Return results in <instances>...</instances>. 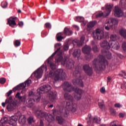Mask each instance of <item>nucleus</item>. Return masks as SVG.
Instances as JSON below:
<instances>
[{
  "label": "nucleus",
  "mask_w": 126,
  "mask_h": 126,
  "mask_svg": "<svg viewBox=\"0 0 126 126\" xmlns=\"http://www.w3.org/2000/svg\"><path fill=\"white\" fill-rule=\"evenodd\" d=\"M61 47H62V44L57 43L55 45V48H58L56 51H55L53 54L49 58L48 60V63L50 64V67L52 70L56 69V64L53 63H50L49 60L53 59L56 55L57 56L55 57V63L58 64H60V63H61L62 65L66 64V67L68 69H70L72 67H73L74 65V61L73 60H70L66 62V60L63 59V52L61 51Z\"/></svg>",
  "instance_id": "f257e3e1"
},
{
  "label": "nucleus",
  "mask_w": 126,
  "mask_h": 126,
  "mask_svg": "<svg viewBox=\"0 0 126 126\" xmlns=\"http://www.w3.org/2000/svg\"><path fill=\"white\" fill-rule=\"evenodd\" d=\"M63 88L65 92H71L72 91H74L75 93H77V95H75L74 96V98L77 100V101H79V100L81 99V97H82V93H83V91L81 89H79L77 87H72L71 84H70L68 82H65L63 84Z\"/></svg>",
  "instance_id": "f03ea898"
},
{
  "label": "nucleus",
  "mask_w": 126,
  "mask_h": 126,
  "mask_svg": "<svg viewBox=\"0 0 126 126\" xmlns=\"http://www.w3.org/2000/svg\"><path fill=\"white\" fill-rule=\"evenodd\" d=\"M93 63L95 70H104L106 68V65L109 64L105 57L101 55H99L97 59H94Z\"/></svg>",
  "instance_id": "7ed1b4c3"
},
{
  "label": "nucleus",
  "mask_w": 126,
  "mask_h": 126,
  "mask_svg": "<svg viewBox=\"0 0 126 126\" xmlns=\"http://www.w3.org/2000/svg\"><path fill=\"white\" fill-rule=\"evenodd\" d=\"M66 74L63 72V69H58L56 71L51 70L49 74V77L54 79L55 81H62L65 78Z\"/></svg>",
  "instance_id": "20e7f679"
},
{
  "label": "nucleus",
  "mask_w": 126,
  "mask_h": 126,
  "mask_svg": "<svg viewBox=\"0 0 126 126\" xmlns=\"http://www.w3.org/2000/svg\"><path fill=\"white\" fill-rule=\"evenodd\" d=\"M35 115L37 118H45V120L49 123L48 126H52L54 124L52 123L55 121V117L51 114L45 113L41 110H37L35 111Z\"/></svg>",
  "instance_id": "39448f33"
},
{
  "label": "nucleus",
  "mask_w": 126,
  "mask_h": 126,
  "mask_svg": "<svg viewBox=\"0 0 126 126\" xmlns=\"http://www.w3.org/2000/svg\"><path fill=\"white\" fill-rule=\"evenodd\" d=\"M81 71H82V69H81V67L79 66H77L76 67L75 70L74 71L73 73V76H75V77H77V76H79V79L73 80V84H78L81 86V87H83V81H82V79L84 78V77L80 75V74L81 73Z\"/></svg>",
  "instance_id": "423d86ee"
},
{
  "label": "nucleus",
  "mask_w": 126,
  "mask_h": 126,
  "mask_svg": "<svg viewBox=\"0 0 126 126\" xmlns=\"http://www.w3.org/2000/svg\"><path fill=\"white\" fill-rule=\"evenodd\" d=\"M52 89V87L49 85H44L40 88V92H37L36 94V97L35 98V101L36 102L40 101V99L42 98V96H45V94H42V92H44V93H47L49 92Z\"/></svg>",
  "instance_id": "0eeeda50"
},
{
  "label": "nucleus",
  "mask_w": 126,
  "mask_h": 126,
  "mask_svg": "<svg viewBox=\"0 0 126 126\" xmlns=\"http://www.w3.org/2000/svg\"><path fill=\"white\" fill-rule=\"evenodd\" d=\"M77 110V105L75 103L71 104L70 102L67 101L66 104L65 112L63 115L65 117H67L69 115V111L72 112H76Z\"/></svg>",
  "instance_id": "6e6552de"
},
{
  "label": "nucleus",
  "mask_w": 126,
  "mask_h": 126,
  "mask_svg": "<svg viewBox=\"0 0 126 126\" xmlns=\"http://www.w3.org/2000/svg\"><path fill=\"white\" fill-rule=\"evenodd\" d=\"M44 70L47 71V66L45 65H42L40 68H38L32 74H34L35 78L39 79L42 77Z\"/></svg>",
  "instance_id": "1a4fd4ad"
},
{
  "label": "nucleus",
  "mask_w": 126,
  "mask_h": 126,
  "mask_svg": "<svg viewBox=\"0 0 126 126\" xmlns=\"http://www.w3.org/2000/svg\"><path fill=\"white\" fill-rule=\"evenodd\" d=\"M92 36H93L94 39L95 40H102L104 38V31L100 29H97L95 32H94Z\"/></svg>",
  "instance_id": "9d476101"
},
{
  "label": "nucleus",
  "mask_w": 126,
  "mask_h": 126,
  "mask_svg": "<svg viewBox=\"0 0 126 126\" xmlns=\"http://www.w3.org/2000/svg\"><path fill=\"white\" fill-rule=\"evenodd\" d=\"M15 20H16V17H10L7 19V25H9V26L12 27V28H14L15 26L17 25Z\"/></svg>",
  "instance_id": "9b49d317"
},
{
  "label": "nucleus",
  "mask_w": 126,
  "mask_h": 126,
  "mask_svg": "<svg viewBox=\"0 0 126 126\" xmlns=\"http://www.w3.org/2000/svg\"><path fill=\"white\" fill-rule=\"evenodd\" d=\"M114 15L116 17H122L124 15V12L118 6H116L113 10Z\"/></svg>",
  "instance_id": "f8f14e48"
},
{
  "label": "nucleus",
  "mask_w": 126,
  "mask_h": 126,
  "mask_svg": "<svg viewBox=\"0 0 126 126\" xmlns=\"http://www.w3.org/2000/svg\"><path fill=\"white\" fill-rule=\"evenodd\" d=\"M18 115L19 113H17L14 116H12L10 118V120L9 121V124L11 126H16V122L18 120Z\"/></svg>",
  "instance_id": "ddd939ff"
},
{
  "label": "nucleus",
  "mask_w": 126,
  "mask_h": 126,
  "mask_svg": "<svg viewBox=\"0 0 126 126\" xmlns=\"http://www.w3.org/2000/svg\"><path fill=\"white\" fill-rule=\"evenodd\" d=\"M83 69L88 75L89 76H92V74H93V70L92 68L89 66L88 64H85L83 66Z\"/></svg>",
  "instance_id": "4468645a"
},
{
  "label": "nucleus",
  "mask_w": 126,
  "mask_h": 126,
  "mask_svg": "<svg viewBox=\"0 0 126 126\" xmlns=\"http://www.w3.org/2000/svg\"><path fill=\"white\" fill-rule=\"evenodd\" d=\"M82 52L84 54H87L88 55V57H91V59L93 58V55L90 54V52H91V48L90 46L86 45L82 49Z\"/></svg>",
  "instance_id": "2eb2a0df"
},
{
  "label": "nucleus",
  "mask_w": 126,
  "mask_h": 126,
  "mask_svg": "<svg viewBox=\"0 0 126 126\" xmlns=\"http://www.w3.org/2000/svg\"><path fill=\"white\" fill-rule=\"evenodd\" d=\"M100 46L105 50H110L111 49V45L110 44V41L108 42L107 40H103L100 43Z\"/></svg>",
  "instance_id": "dca6fc26"
},
{
  "label": "nucleus",
  "mask_w": 126,
  "mask_h": 126,
  "mask_svg": "<svg viewBox=\"0 0 126 126\" xmlns=\"http://www.w3.org/2000/svg\"><path fill=\"white\" fill-rule=\"evenodd\" d=\"M48 98L50 101L54 102L57 99V92H50L48 94Z\"/></svg>",
  "instance_id": "f3484780"
},
{
  "label": "nucleus",
  "mask_w": 126,
  "mask_h": 126,
  "mask_svg": "<svg viewBox=\"0 0 126 126\" xmlns=\"http://www.w3.org/2000/svg\"><path fill=\"white\" fill-rule=\"evenodd\" d=\"M18 115H20L19 117V123L20 125H25L26 123V117L25 115H22L21 114L18 113Z\"/></svg>",
  "instance_id": "a211bd4d"
},
{
  "label": "nucleus",
  "mask_w": 126,
  "mask_h": 126,
  "mask_svg": "<svg viewBox=\"0 0 126 126\" xmlns=\"http://www.w3.org/2000/svg\"><path fill=\"white\" fill-rule=\"evenodd\" d=\"M110 48H112L114 50H119L120 49V44L117 41L115 42L110 41Z\"/></svg>",
  "instance_id": "6ab92c4d"
},
{
  "label": "nucleus",
  "mask_w": 126,
  "mask_h": 126,
  "mask_svg": "<svg viewBox=\"0 0 126 126\" xmlns=\"http://www.w3.org/2000/svg\"><path fill=\"white\" fill-rule=\"evenodd\" d=\"M107 23L110 24V25H112V27L114 26V25H117V24L119 23V20H118L117 19L110 18L107 20Z\"/></svg>",
  "instance_id": "aec40b11"
},
{
  "label": "nucleus",
  "mask_w": 126,
  "mask_h": 126,
  "mask_svg": "<svg viewBox=\"0 0 126 126\" xmlns=\"http://www.w3.org/2000/svg\"><path fill=\"white\" fill-rule=\"evenodd\" d=\"M106 9H105V13L106 14V16H108L109 14L111 13V11H112V8H113V5L111 4H106Z\"/></svg>",
  "instance_id": "412c9836"
},
{
  "label": "nucleus",
  "mask_w": 126,
  "mask_h": 126,
  "mask_svg": "<svg viewBox=\"0 0 126 126\" xmlns=\"http://www.w3.org/2000/svg\"><path fill=\"white\" fill-rule=\"evenodd\" d=\"M15 98H17L19 100H21L22 102H25L26 98H27V95H24L23 96L20 95V93H17L15 95Z\"/></svg>",
  "instance_id": "4be33fe9"
},
{
  "label": "nucleus",
  "mask_w": 126,
  "mask_h": 126,
  "mask_svg": "<svg viewBox=\"0 0 126 126\" xmlns=\"http://www.w3.org/2000/svg\"><path fill=\"white\" fill-rule=\"evenodd\" d=\"M64 98L65 100H68V101H70L71 103L73 102V96L69 94L66 93L64 94Z\"/></svg>",
  "instance_id": "5701e85b"
},
{
  "label": "nucleus",
  "mask_w": 126,
  "mask_h": 126,
  "mask_svg": "<svg viewBox=\"0 0 126 126\" xmlns=\"http://www.w3.org/2000/svg\"><path fill=\"white\" fill-rule=\"evenodd\" d=\"M101 52L103 55L106 56L107 59L108 60H111V59H112V54L109 52L108 50L106 51H102Z\"/></svg>",
  "instance_id": "b1692460"
},
{
  "label": "nucleus",
  "mask_w": 126,
  "mask_h": 126,
  "mask_svg": "<svg viewBox=\"0 0 126 126\" xmlns=\"http://www.w3.org/2000/svg\"><path fill=\"white\" fill-rule=\"evenodd\" d=\"M22 89H24V86L23 85V84H20L13 89V91L16 92L17 90H21Z\"/></svg>",
  "instance_id": "393cba45"
},
{
  "label": "nucleus",
  "mask_w": 126,
  "mask_h": 126,
  "mask_svg": "<svg viewBox=\"0 0 126 126\" xmlns=\"http://www.w3.org/2000/svg\"><path fill=\"white\" fill-rule=\"evenodd\" d=\"M80 49H76L74 50L73 53V56L74 58H79L80 57Z\"/></svg>",
  "instance_id": "a878e982"
},
{
  "label": "nucleus",
  "mask_w": 126,
  "mask_h": 126,
  "mask_svg": "<svg viewBox=\"0 0 126 126\" xmlns=\"http://www.w3.org/2000/svg\"><path fill=\"white\" fill-rule=\"evenodd\" d=\"M110 39L109 42L115 43V42L117 41V34H114L110 35Z\"/></svg>",
  "instance_id": "bb28decb"
},
{
  "label": "nucleus",
  "mask_w": 126,
  "mask_h": 126,
  "mask_svg": "<svg viewBox=\"0 0 126 126\" xmlns=\"http://www.w3.org/2000/svg\"><path fill=\"white\" fill-rule=\"evenodd\" d=\"M64 34L68 36H70L72 34V31L67 28H65L64 29Z\"/></svg>",
  "instance_id": "cd10ccee"
},
{
  "label": "nucleus",
  "mask_w": 126,
  "mask_h": 126,
  "mask_svg": "<svg viewBox=\"0 0 126 126\" xmlns=\"http://www.w3.org/2000/svg\"><path fill=\"white\" fill-rule=\"evenodd\" d=\"M85 40V37L82 36L81 37L80 40H78L76 41V43H77L78 46H82V45H83V43H84Z\"/></svg>",
  "instance_id": "c85d7f7f"
},
{
  "label": "nucleus",
  "mask_w": 126,
  "mask_h": 126,
  "mask_svg": "<svg viewBox=\"0 0 126 126\" xmlns=\"http://www.w3.org/2000/svg\"><path fill=\"white\" fill-rule=\"evenodd\" d=\"M56 120L60 125H63V123L65 122V121H64L63 118L60 116H57L56 117Z\"/></svg>",
  "instance_id": "c756f323"
},
{
  "label": "nucleus",
  "mask_w": 126,
  "mask_h": 126,
  "mask_svg": "<svg viewBox=\"0 0 126 126\" xmlns=\"http://www.w3.org/2000/svg\"><path fill=\"white\" fill-rule=\"evenodd\" d=\"M31 83H32V81H31V80L28 79L27 81L25 82V83H22L21 84H23L24 86V88H25L26 86H30Z\"/></svg>",
  "instance_id": "7c9ffc66"
},
{
  "label": "nucleus",
  "mask_w": 126,
  "mask_h": 126,
  "mask_svg": "<svg viewBox=\"0 0 126 126\" xmlns=\"http://www.w3.org/2000/svg\"><path fill=\"white\" fill-rule=\"evenodd\" d=\"M119 34L126 39V30H121L119 31Z\"/></svg>",
  "instance_id": "2f4dec72"
},
{
  "label": "nucleus",
  "mask_w": 126,
  "mask_h": 126,
  "mask_svg": "<svg viewBox=\"0 0 126 126\" xmlns=\"http://www.w3.org/2000/svg\"><path fill=\"white\" fill-rule=\"evenodd\" d=\"M0 122L1 125H5V124H7L8 122V119L6 117H4L3 118H1Z\"/></svg>",
  "instance_id": "473e14b6"
},
{
  "label": "nucleus",
  "mask_w": 126,
  "mask_h": 126,
  "mask_svg": "<svg viewBox=\"0 0 126 126\" xmlns=\"http://www.w3.org/2000/svg\"><path fill=\"white\" fill-rule=\"evenodd\" d=\"M95 24H96V22L92 21L90 22L87 24L88 28H92L95 26Z\"/></svg>",
  "instance_id": "72a5a7b5"
},
{
  "label": "nucleus",
  "mask_w": 126,
  "mask_h": 126,
  "mask_svg": "<svg viewBox=\"0 0 126 126\" xmlns=\"http://www.w3.org/2000/svg\"><path fill=\"white\" fill-rule=\"evenodd\" d=\"M104 15V13L102 11L97 12L95 14V18H99V17H102Z\"/></svg>",
  "instance_id": "f704fd0d"
},
{
  "label": "nucleus",
  "mask_w": 126,
  "mask_h": 126,
  "mask_svg": "<svg viewBox=\"0 0 126 126\" xmlns=\"http://www.w3.org/2000/svg\"><path fill=\"white\" fill-rule=\"evenodd\" d=\"M20 45H21V41L20 40L17 39L14 42V46L16 48H17V47H19Z\"/></svg>",
  "instance_id": "c9c22d12"
},
{
  "label": "nucleus",
  "mask_w": 126,
  "mask_h": 126,
  "mask_svg": "<svg viewBox=\"0 0 126 126\" xmlns=\"http://www.w3.org/2000/svg\"><path fill=\"white\" fill-rule=\"evenodd\" d=\"M75 20L77 22H84V18L83 17H76Z\"/></svg>",
  "instance_id": "e433bc0d"
},
{
  "label": "nucleus",
  "mask_w": 126,
  "mask_h": 126,
  "mask_svg": "<svg viewBox=\"0 0 126 126\" xmlns=\"http://www.w3.org/2000/svg\"><path fill=\"white\" fill-rule=\"evenodd\" d=\"M95 43L94 41H92V44L93 45V50L94 51V53H96L98 52V48L97 47L96 45H95Z\"/></svg>",
  "instance_id": "4c0bfd02"
},
{
  "label": "nucleus",
  "mask_w": 126,
  "mask_h": 126,
  "mask_svg": "<svg viewBox=\"0 0 126 126\" xmlns=\"http://www.w3.org/2000/svg\"><path fill=\"white\" fill-rule=\"evenodd\" d=\"M94 123H95V124H100L101 123V119L99 118H97V117H95L93 119Z\"/></svg>",
  "instance_id": "58836bf2"
},
{
  "label": "nucleus",
  "mask_w": 126,
  "mask_h": 126,
  "mask_svg": "<svg viewBox=\"0 0 126 126\" xmlns=\"http://www.w3.org/2000/svg\"><path fill=\"white\" fill-rule=\"evenodd\" d=\"M107 22H108V21L106 20V24H107V26H106L104 28L106 30L109 31V30H110V29L113 27V25H110V24L107 23Z\"/></svg>",
  "instance_id": "ea45409f"
},
{
  "label": "nucleus",
  "mask_w": 126,
  "mask_h": 126,
  "mask_svg": "<svg viewBox=\"0 0 126 126\" xmlns=\"http://www.w3.org/2000/svg\"><path fill=\"white\" fill-rule=\"evenodd\" d=\"M34 102H35V100L34 99V98H30L28 102V104L30 105V107H31L32 106H33Z\"/></svg>",
  "instance_id": "a19ab883"
},
{
  "label": "nucleus",
  "mask_w": 126,
  "mask_h": 126,
  "mask_svg": "<svg viewBox=\"0 0 126 126\" xmlns=\"http://www.w3.org/2000/svg\"><path fill=\"white\" fill-rule=\"evenodd\" d=\"M61 34H62V33H59L57 34L56 38L57 41H62V40L63 39V37L62 36V35H61Z\"/></svg>",
  "instance_id": "79ce46f5"
},
{
  "label": "nucleus",
  "mask_w": 126,
  "mask_h": 126,
  "mask_svg": "<svg viewBox=\"0 0 126 126\" xmlns=\"http://www.w3.org/2000/svg\"><path fill=\"white\" fill-rule=\"evenodd\" d=\"M13 100L12 97L10 96L6 99L5 103L6 104H11Z\"/></svg>",
  "instance_id": "37998d69"
},
{
  "label": "nucleus",
  "mask_w": 126,
  "mask_h": 126,
  "mask_svg": "<svg viewBox=\"0 0 126 126\" xmlns=\"http://www.w3.org/2000/svg\"><path fill=\"white\" fill-rule=\"evenodd\" d=\"M28 123L30 124V125H31V124L32 123H34L35 121H34V118L32 117H31L30 118H29L28 119Z\"/></svg>",
  "instance_id": "c03bdc74"
},
{
  "label": "nucleus",
  "mask_w": 126,
  "mask_h": 126,
  "mask_svg": "<svg viewBox=\"0 0 126 126\" xmlns=\"http://www.w3.org/2000/svg\"><path fill=\"white\" fill-rule=\"evenodd\" d=\"M120 4L124 7H126V0H121Z\"/></svg>",
  "instance_id": "a18cd8bd"
},
{
  "label": "nucleus",
  "mask_w": 126,
  "mask_h": 126,
  "mask_svg": "<svg viewBox=\"0 0 126 126\" xmlns=\"http://www.w3.org/2000/svg\"><path fill=\"white\" fill-rule=\"evenodd\" d=\"M120 76L122 77H124V78L126 79V71H122V73L119 74Z\"/></svg>",
  "instance_id": "49530a36"
},
{
  "label": "nucleus",
  "mask_w": 126,
  "mask_h": 126,
  "mask_svg": "<svg viewBox=\"0 0 126 126\" xmlns=\"http://www.w3.org/2000/svg\"><path fill=\"white\" fill-rule=\"evenodd\" d=\"M8 3L5 1H3L1 3V6L3 8H5L7 7Z\"/></svg>",
  "instance_id": "de8ad7c7"
},
{
  "label": "nucleus",
  "mask_w": 126,
  "mask_h": 126,
  "mask_svg": "<svg viewBox=\"0 0 126 126\" xmlns=\"http://www.w3.org/2000/svg\"><path fill=\"white\" fill-rule=\"evenodd\" d=\"M6 82V79L4 78H1L0 79V84H4L5 82Z\"/></svg>",
  "instance_id": "09e8293b"
},
{
  "label": "nucleus",
  "mask_w": 126,
  "mask_h": 126,
  "mask_svg": "<svg viewBox=\"0 0 126 126\" xmlns=\"http://www.w3.org/2000/svg\"><path fill=\"white\" fill-rule=\"evenodd\" d=\"M98 106L100 109H103V108L105 107V105H104V101H102L101 102H99Z\"/></svg>",
  "instance_id": "8fccbe9b"
},
{
  "label": "nucleus",
  "mask_w": 126,
  "mask_h": 126,
  "mask_svg": "<svg viewBox=\"0 0 126 126\" xmlns=\"http://www.w3.org/2000/svg\"><path fill=\"white\" fill-rule=\"evenodd\" d=\"M45 28L50 29V28H52V25H51V24L50 23H46L45 24Z\"/></svg>",
  "instance_id": "3c124183"
},
{
  "label": "nucleus",
  "mask_w": 126,
  "mask_h": 126,
  "mask_svg": "<svg viewBox=\"0 0 126 126\" xmlns=\"http://www.w3.org/2000/svg\"><path fill=\"white\" fill-rule=\"evenodd\" d=\"M122 49L124 51H126V41H125L122 43Z\"/></svg>",
  "instance_id": "603ef678"
},
{
  "label": "nucleus",
  "mask_w": 126,
  "mask_h": 126,
  "mask_svg": "<svg viewBox=\"0 0 126 126\" xmlns=\"http://www.w3.org/2000/svg\"><path fill=\"white\" fill-rule=\"evenodd\" d=\"M118 123H119L118 121H114L113 122H111L110 124V126H118L117 125H118Z\"/></svg>",
  "instance_id": "864d4df0"
},
{
  "label": "nucleus",
  "mask_w": 126,
  "mask_h": 126,
  "mask_svg": "<svg viewBox=\"0 0 126 126\" xmlns=\"http://www.w3.org/2000/svg\"><path fill=\"white\" fill-rule=\"evenodd\" d=\"M122 89H126V82H124L121 85Z\"/></svg>",
  "instance_id": "5fc2aeb1"
},
{
  "label": "nucleus",
  "mask_w": 126,
  "mask_h": 126,
  "mask_svg": "<svg viewBox=\"0 0 126 126\" xmlns=\"http://www.w3.org/2000/svg\"><path fill=\"white\" fill-rule=\"evenodd\" d=\"M115 108H122L123 107V105L120 103H116L114 105Z\"/></svg>",
  "instance_id": "6e6d98bb"
},
{
  "label": "nucleus",
  "mask_w": 126,
  "mask_h": 126,
  "mask_svg": "<svg viewBox=\"0 0 126 126\" xmlns=\"http://www.w3.org/2000/svg\"><path fill=\"white\" fill-rule=\"evenodd\" d=\"M29 96H30V97H34V96H35L34 92H33V91H30L29 92Z\"/></svg>",
  "instance_id": "4d7b16f0"
},
{
  "label": "nucleus",
  "mask_w": 126,
  "mask_h": 126,
  "mask_svg": "<svg viewBox=\"0 0 126 126\" xmlns=\"http://www.w3.org/2000/svg\"><path fill=\"white\" fill-rule=\"evenodd\" d=\"M63 49L64 51H67L68 50V44H66L64 45Z\"/></svg>",
  "instance_id": "13d9d810"
},
{
  "label": "nucleus",
  "mask_w": 126,
  "mask_h": 126,
  "mask_svg": "<svg viewBox=\"0 0 126 126\" xmlns=\"http://www.w3.org/2000/svg\"><path fill=\"white\" fill-rule=\"evenodd\" d=\"M11 94H12V90H11L6 93V95L7 96V97H9V96L11 95Z\"/></svg>",
  "instance_id": "bf43d9fd"
},
{
  "label": "nucleus",
  "mask_w": 126,
  "mask_h": 126,
  "mask_svg": "<svg viewBox=\"0 0 126 126\" xmlns=\"http://www.w3.org/2000/svg\"><path fill=\"white\" fill-rule=\"evenodd\" d=\"M100 92L102 94H104V93H105V92H106V90L105 89L104 87H102L101 89H100Z\"/></svg>",
  "instance_id": "052dcab7"
},
{
  "label": "nucleus",
  "mask_w": 126,
  "mask_h": 126,
  "mask_svg": "<svg viewBox=\"0 0 126 126\" xmlns=\"http://www.w3.org/2000/svg\"><path fill=\"white\" fill-rule=\"evenodd\" d=\"M126 116V114L125 113H119V118H124Z\"/></svg>",
  "instance_id": "680f3d73"
},
{
  "label": "nucleus",
  "mask_w": 126,
  "mask_h": 126,
  "mask_svg": "<svg viewBox=\"0 0 126 126\" xmlns=\"http://www.w3.org/2000/svg\"><path fill=\"white\" fill-rule=\"evenodd\" d=\"M110 113H111L112 115H116V112H115L114 110H110Z\"/></svg>",
  "instance_id": "e2e57ef3"
},
{
  "label": "nucleus",
  "mask_w": 126,
  "mask_h": 126,
  "mask_svg": "<svg viewBox=\"0 0 126 126\" xmlns=\"http://www.w3.org/2000/svg\"><path fill=\"white\" fill-rule=\"evenodd\" d=\"M40 126H44V122L42 120H40Z\"/></svg>",
  "instance_id": "0e129e2a"
},
{
  "label": "nucleus",
  "mask_w": 126,
  "mask_h": 126,
  "mask_svg": "<svg viewBox=\"0 0 126 126\" xmlns=\"http://www.w3.org/2000/svg\"><path fill=\"white\" fill-rule=\"evenodd\" d=\"M18 25L20 27H21V26H23V22H19V24H18Z\"/></svg>",
  "instance_id": "69168bd1"
},
{
  "label": "nucleus",
  "mask_w": 126,
  "mask_h": 126,
  "mask_svg": "<svg viewBox=\"0 0 126 126\" xmlns=\"http://www.w3.org/2000/svg\"><path fill=\"white\" fill-rule=\"evenodd\" d=\"M111 81V78L110 77H108L107 78V83H109Z\"/></svg>",
  "instance_id": "338daca9"
},
{
  "label": "nucleus",
  "mask_w": 126,
  "mask_h": 126,
  "mask_svg": "<svg viewBox=\"0 0 126 126\" xmlns=\"http://www.w3.org/2000/svg\"><path fill=\"white\" fill-rule=\"evenodd\" d=\"M74 27L76 29V30L78 31L79 30V27H78V26H74Z\"/></svg>",
  "instance_id": "774afa93"
}]
</instances>
